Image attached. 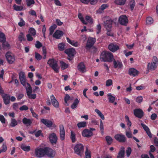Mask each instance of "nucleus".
<instances>
[{
    "mask_svg": "<svg viewBox=\"0 0 158 158\" xmlns=\"http://www.w3.org/2000/svg\"><path fill=\"white\" fill-rule=\"evenodd\" d=\"M108 6H109L108 4H103L99 8V10H103L107 8L108 7Z\"/></svg>",
    "mask_w": 158,
    "mask_h": 158,
    "instance_id": "obj_61",
    "label": "nucleus"
},
{
    "mask_svg": "<svg viewBox=\"0 0 158 158\" xmlns=\"http://www.w3.org/2000/svg\"><path fill=\"white\" fill-rule=\"evenodd\" d=\"M18 124V123L17 121L14 119H11V122L10 124V126L12 127H14Z\"/></svg>",
    "mask_w": 158,
    "mask_h": 158,
    "instance_id": "obj_48",
    "label": "nucleus"
},
{
    "mask_svg": "<svg viewBox=\"0 0 158 158\" xmlns=\"http://www.w3.org/2000/svg\"><path fill=\"white\" fill-rule=\"evenodd\" d=\"M48 64L52 68L54 71L56 73L59 72V67L57 61L53 59H49L48 61Z\"/></svg>",
    "mask_w": 158,
    "mask_h": 158,
    "instance_id": "obj_4",
    "label": "nucleus"
},
{
    "mask_svg": "<svg viewBox=\"0 0 158 158\" xmlns=\"http://www.w3.org/2000/svg\"><path fill=\"white\" fill-rule=\"evenodd\" d=\"M42 44L39 41H37L36 42V43L35 44V47L37 48H40L42 47Z\"/></svg>",
    "mask_w": 158,
    "mask_h": 158,
    "instance_id": "obj_62",
    "label": "nucleus"
},
{
    "mask_svg": "<svg viewBox=\"0 0 158 158\" xmlns=\"http://www.w3.org/2000/svg\"><path fill=\"white\" fill-rule=\"evenodd\" d=\"M109 50L113 52H114L119 49V47L116 44H111L108 46Z\"/></svg>",
    "mask_w": 158,
    "mask_h": 158,
    "instance_id": "obj_17",
    "label": "nucleus"
},
{
    "mask_svg": "<svg viewBox=\"0 0 158 158\" xmlns=\"http://www.w3.org/2000/svg\"><path fill=\"white\" fill-rule=\"evenodd\" d=\"M87 123L85 121L81 122L77 124V126L79 128L85 127H86Z\"/></svg>",
    "mask_w": 158,
    "mask_h": 158,
    "instance_id": "obj_35",
    "label": "nucleus"
},
{
    "mask_svg": "<svg viewBox=\"0 0 158 158\" xmlns=\"http://www.w3.org/2000/svg\"><path fill=\"white\" fill-rule=\"evenodd\" d=\"M32 119H29L24 117L23 120L22 122L23 124L27 126H29L31 125L32 122Z\"/></svg>",
    "mask_w": 158,
    "mask_h": 158,
    "instance_id": "obj_19",
    "label": "nucleus"
},
{
    "mask_svg": "<svg viewBox=\"0 0 158 158\" xmlns=\"http://www.w3.org/2000/svg\"><path fill=\"white\" fill-rule=\"evenodd\" d=\"M32 90L27 92V95L29 98L35 99L36 97V94H32Z\"/></svg>",
    "mask_w": 158,
    "mask_h": 158,
    "instance_id": "obj_38",
    "label": "nucleus"
},
{
    "mask_svg": "<svg viewBox=\"0 0 158 158\" xmlns=\"http://www.w3.org/2000/svg\"><path fill=\"white\" fill-rule=\"evenodd\" d=\"M141 125L142 126L145 131H146L147 133V134L149 137L150 138H152V135L150 131V130L149 128H148V127H147L146 125L143 123H141Z\"/></svg>",
    "mask_w": 158,
    "mask_h": 158,
    "instance_id": "obj_29",
    "label": "nucleus"
},
{
    "mask_svg": "<svg viewBox=\"0 0 158 158\" xmlns=\"http://www.w3.org/2000/svg\"><path fill=\"white\" fill-rule=\"evenodd\" d=\"M118 21L121 24L126 25L128 23V19L125 15H122L119 18Z\"/></svg>",
    "mask_w": 158,
    "mask_h": 158,
    "instance_id": "obj_13",
    "label": "nucleus"
},
{
    "mask_svg": "<svg viewBox=\"0 0 158 158\" xmlns=\"http://www.w3.org/2000/svg\"><path fill=\"white\" fill-rule=\"evenodd\" d=\"M134 115L138 118H141L143 115V110L140 109H136L134 110Z\"/></svg>",
    "mask_w": 158,
    "mask_h": 158,
    "instance_id": "obj_15",
    "label": "nucleus"
},
{
    "mask_svg": "<svg viewBox=\"0 0 158 158\" xmlns=\"http://www.w3.org/2000/svg\"><path fill=\"white\" fill-rule=\"evenodd\" d=\"M135 5V1L134 0H131L130 2V6L132 10H133Z\"/></svg>",
    "mask_w": 158,
    "mask_h": 158,
    "instance_id": "obj_59",
    "label": "nucleus"
},
{
    "mask_svg": "<svg viewBox=\"0 0 158 158\" xmlns=\"http://www.w3.org/2000/svg\"><path fill=\"white\" fill-rule=\"evenodd\" d=\"M85 156L86 158H91V155L90 151L88 150L87 148L86 149L85 152Z\"/></svg>",
    "mask_w": 158,
    "mask_h": 158,
    "instance_id": "obj_52",
    "label": "nucleus"
},
{
    "mask_svg": "<svg viewBox=\"0 0 158 158\" xmlns=\"http://www.w3.org/2000/svg\"><path fill=\"white\" fill-rule=\"evenodd\" d=\"M79 102V100L77 98H76L74 101V102L71 105V108L74 109L77 107L78 104Z\"/></svg>",
    "mask_w": 158,
    "mask_h": 158,
    "instance_id": "obj_36",
    "label": "nucleus"
},
{
    "mask_svg": "<svg viewBox=\"0 0 158 158\" xmlns=\"http://www.w3.org/2000/svg\"><path fill=\"white\" fill-rule=\"evenodd\" d=\"M57 26L56 24H53L51 26V27L49 28V35H52L55 30V29L56 28Z\"/></svg>",
    "mask_w": 158,
    "mask_h": 158,
    "instance_id": "obj_42",
    "label": "nucleus"
},
{
    "mask_svg": "<svg viewBox=\"0 0 158 158\" xmlns=\"http://www.w3.org/2000/svg\"><path fill=\"white\" fill-rule=\"evenodd\" d=\"M21 148L24 151L29 152L31 150V147L27 145L24 144H22L20 145Z\"/></svg>",
    "mask_w": 158,
    "mask_h": 158,
    "instance_id": "obj_30",
    "label": "nucleus"
},
{
    "mask_svg": "<svg viewBox=\"0 0 158 158\" xmlns=\"http://www.w3.org/2000/svg\"><path fill=\"white\" fill-rule=\"evenodd\" d=\"M126 0H115L114 1L115 3L117 5H123L125 3Z\"/></svg>",
    "mask_w": 158,
    "mask_h": 158,
    "instance_id": "obj_40",
    "label": "nucleus"
},
{
    "mask_svg": "<svg viewBox=\"0 0 158 158\" xmlns=\"http://www.w3.org/2000/svg\"><path fill=\"white\" fill-rule=\"evenodd\" d=\"M82 135L84 137L89 138L93 135V133L91 131L86 129L83 130Z\"/></svg>",
    "mask_w": 158,
    "mask_h": 158,
    "instance_id": "obj_16",
    "label": "nucleus"
},
{
    "mask_svg": "<svg viewBox=\"0 0 158 158\" xmlns=\"http://www.w3.org/2000/svg\"><path fill=\"white\" fill-rule=\"evenodd\" d=\"M60 66L61 67V69L62 70H64L68 68L69 66V64H66L63 61H61L60 62Z\"/></svg>",
    "mask_w": 158,
    "mask_h": 158,
    "instance_id": "obj_39",
    "label": "nucleus"
},
{
    "mask_svg": "<svg viewBox=\"0 0 158 158\" xmlns=\"http://www.w3.org/2000/svg\"><path fill=\"white\" fill-rule=\"evenodd\" d=\"M19 77L21 83L26 81V76L23 72H20L19 73Z\"/></svg>",
    "mask_w": 158,
    "mask_h": 158,
    "instance_id": "obj_28",
    "label": "nucleus"
},
{
    "mask_svg": "<svg viewBox=\"0 0 158 158\" xmlns=\"http://www.w3.org/2000/svg\"><path fill=\"white\" fill-rule=\"evenodd\" d=\"M75 152L78 155L81 156L84 152V146L81 143H78L75 146L74 148Z\"/></svg>",
    "mask_w": 158,
    "mask_h": 158,
    "instance_id": "obj_6",
    "label": "nucleus"
},
{
    "mask_svg": "<svg viewBox=\"0 0 158 158\" xmlns=\"http://www.w3.org/2000/svg\"><path fill=\"white\" fill-rule=\"evenodd\" d=\"M2 47L4 49H9L11 48L10 45L8 42L6 41V40L2 41Z\"/></svg>",
    "mask_w": 158,
    "mask_h": 158,
    "instance_id": "obj_33",
    "label": "nucleus"
},
{
    "mask_svg": "<svg viewBox=\"0 0 158 158\" xmlns=\"http://www.w3.org/2000/svg\"><path fill=\"white\" fill-rule=\"evenodd\" d=\"M125 118L126 119V122L127 123V125L128 126L130 127L131 125V123L128 117L126 115L125 116Z\"/></svg>",
    "mask_w": 158,
    "mask_h": 158,
    "instance_id": "obj_56",
    "label": "nucleus"
},
{
    "mask_svg": "<svg viewBox=\"0 0 158 158\" xmlns=\"http://www.w3.org/2000/svg\"><path fill=\"white\" fill-rule=\"evenodd\" d=\"M52 103L56 108H58L59 106V103L58 101L55 98L53 95H52L50 97Z\"/></svg>",
    "mask_w": 158,
    "mask_h": 158,
    "instance_id": "obj_21",
    "label": "nucleus"
},
{
    "mask_svg": "<svg viewBox=\"0 0 158 158\" xmlns=\"http://www.w3.org/2000/svg\"><path fill=\"white\" fill-rule=\"evenodd\" d=\"M49 139L50 142L52 144L54 145L56 143L57 140V137L55 133H53L50 134Z\"/></svg>",
    "mask_w": 158,
    "mask_h": 158,
    "instance_id": "obj_14",
    "label": "nucleus"
},
{
    "mask_svg": "<svg viewBox=\"0 0 158 158\" xmlns=\"http://www.w3.org/2000/svg\"><path fill=\"white\" fill-rule=\"evenodd\" d=\"M143 100V98L142 96L137 97L136 99V102L139 103H140Z\"/></svg>",
    "mask_w": 158,
    "mask_h": 158,
    "instance_id": "obj_64",
    "label": "nucleus"
},
{
    "mask_svg": "<svg viewBox=\"0 0 158 158\" xmlns=\"http://www.w3.org/2000/svg\"><path fill=\"white\" fill-rule=\"evenodd\" d=\"M62 31L57 30L53 35V37L57 39H60L63 35Z\"/></svg>",
    "mask_w": 158,
    "mask_h": 158,
    "instance_id": "obj_18",
    "label": "nucleus"
},
{
    "mask_svg": "<svg viewBox=\"0 0 158 158\" xmlns=\"http://www.w3.org/2000/svg\"><path fill=\"white\" fill-rule=\"evenodd\" d=\"M26 2L28 6H30L35 3L34 0H26Z\"/></svg>",
    "mask_w": 158,
    "mask_h": 158,
    "instance_id": "obj_50",
    "label": "nucleus"
},
{
    "mask_svg": "<svg viewBox=\"0 0 158 158\" xmlns=\"http://www.w3.org/2000/svg\"><path fill=\"white\" fill-rule=\"evenodd\" d=\"M85 18L86 20L88 23H90V24L93 23V20L92 18L90 16L87 15L85 17Z\"/></svg>",
    "mask_w": 158,
    "mask_h": 158,
    "instance_id": "obj_44",
    "label": "nucleus"
},
{
    "mask_svg": "<svg viewBox=\"0 0 158 158\" xmlns=\"http://www.w3.org/2000/svg\"><path fill=\"white\" fill-rule=\"evenodd\" d=\"M106 139L108 144H110L112 142L113 139L110 136H106Z\"/></svg>",
    "mask_w": 158,
    "mask_h": 158,
    "instance_id": "obj_45",
    "label": "nucleus"
},
{
    "mask_svg": "<svg viewBox=\"0 0 158 158\" xmlns=\"http://www.w3.org/2000/svg\"><path fill=\"white\" fill-rule=\"evenodd\" d=\"M35 58L38 60H41L42 58V56L37 52H35Z\"/></svg>",
    "mask_w": 158,
    "mask_h": 158,
    "instance_id": "obj_55",
    "label": "nucleus"
},
{
    "mask_svg": "<svg viewBox=\"0 0 158 158\" xmlns=\"http://www.w3.org/2000/svg\"><path fill=\"white\" fill-rule=\"evenodd\" d=\"M78 70L82 73H85L87 70L85 66L83 63H81L77 66Z\"/></svg>",
    "mask_w": 158,
    "mask_h": 158,
    "instance_id": "obj_20",
    "label": "nucleus"
},
{
    "mask_svg": "<svg viewBox=\"0 0 158 158\" xmlns=\"http://www.w3.org/2000/svg\"><path fill=\"white\" fill-rule=\"evenodd\" d=\"M124 153V148L123 147L121 148L120 151L117 156V158H123Z\"/></svg>",
    "mask_w": 158,
    "mask_h": 158,
    "instance_id": "obj_34",
    "label": "nucleus"
},
{
    "mask_svg": "<svg viewBox=\"0 0 158 158\" xmlns=\"http://www.w3.org/2000/svg\"><path fill=\"white\" fill-rule=\"evenodd\" d=\"M107 96L109 102L111 103H113L115 100V97L113 96L111 94H108Z\"/></svg>",
    "mask_w": 158,
    "mask_h": 158,
    "instance_id": "obj_32",
    "label": "nucleus"
},
{
    "mask_svg": "<svg viewBox=\"0 0 158 158\" xmlns=\"http://www.w3.org/2000/svg\"><path fill=\"white\" fill-rule=\"evenodd\" d=\"M6 57L8 62L10 64H13L15 61V56L10 52H7L5 55Z\"/></svg>",
    "mask_w": 158,
    "mask_h": 158,
    "instance_id": "obj_8",
    "label": "nucleus"
},
{
    "mask_svg": "<svg viewBox=\"0 0 158 158\" xmlns=\"http://www.w3.org/2000/svg\"><path fill=\"white\" fill-rule=\"evenodd\" d=\"M126 135L128 138H131L132 137V134L130 128H129V130L128 131H126Z\"/></svg>",
    "mask_w": 158,
    "mask_h": 158,
    "instance_id": "obj_60",
    "label": "nucleus"
},
{
    "mask_svg": "<svg viewBox=\"0 0 158 158\" xmlns=\"http://www.w3.org/2000/svg\"><path fill=\"white\" fill-rule=\"evenodd\" d=\"M29 34L33 36L35 35L36 33V31L33 28H31L29 29Z\"/></svg>",
    "mask_w": 158,
    "mask_h": 158,
    "instance_id": "obj_46",
    "label": "nucleus"
},
{
    "mask_svg": "<svg viewBox=\"0 0 158 158\" xmlns=\"http://www.w3.org/2000/svg\"><path fill=\"white\" fill-rule=\"evenodd\" d=\"M60 137L61 140H63L65 138V131L64 126L61 125L60 127Z\"/></svg>",
    "mask_w": 158,
    "mask_h": 158,
    "instance_id": "obj_22",
    "label": "nucleus"
},
{
    "mask_svg": "<svg viewBox=\"0 0 158 158\" xmlns=\"http://www.w3.org/2000/svg\"><path fill=\"white\" fill-rule=\"evenodd\" d=\"M4 103L7 105L10 102V97L7 94H5L3 97Z\"/></svg>",
    "mask_w": 158,
    "mask_h": 158,
    "instance_id": "obj_31",
    "label": "nucleus"
},
{
    "mask_svg": "<svg viewBox=\"0 0 158 158\" xmlns=\"http://www.w3.org/2000/svg\"><path fill=\"white\" fill-rule=\"evenodd\" d=\"M21 84L26 88L27 93L32 90V89L30 85L28 83L26 82V81L21 83Z\"/></svg>",
    "mask_w": 158,
    "mask_h": 158,
    "instance_id": "obj_25",
    "label": "nucleus"
},
{
    "mask_svg": "<svg viewBox=\"0 0 158 158\" xmlns=\"http://www.w3.org/2000/svg\"><path fill=\"white\" fill-rule=\"evenodd\" d=\"M95 42L96 39L95 38L89 37L85 47L86 49L87 50L90 49L92 47Z\"/></svg>",
    "mask_w": 158,
    "mask_h": 158,
    "instance_id": "obj_9",
    "label": "nucleus"
},
{
    "mask_svg": "<svg viewBox=\"0 0 158 158\" xmlns=\"http://www.w3.org/2000/svg\"><path fill=\"white\" fill-rule=\"evenodd\" d=\"M66 40L68 43L74 47H77L79 45V43L77 41L71 40L68 37H67Z\"/></svg>",
    "mask_w": 158,
    "mask_h": 158,
    "instance_id": "obj_27",
    "label": "nucleus"
},
{
    "mask_svg": "<svg viewBox=\"0 0 158 158\" xmlns=\"http://www.w3.org/2000/svg\"><path fill=\"white\" fill-rule=\"evenodd\" d=\"M146 23L148 25H151L153 23V20L150 17H148L146 20Z\"/></svg>",
    "mask_w": 158,
    "mask_h": 158,
    "instance_id": "obj_41",
    "label": "nucleus"
},
{
    "mask_svg": "<svg viewBox=\"0 0 158 158\" xmlns=\"http://www.w3.org/2000/svg\"><path fill=\"white\" fill-rule=\"evenodd\" d=\"M116 140L120 142H124L126 141L125 136L122 134H117L114 136Z\"/></svg>",
    "mask_w": 158,
    "mask_h": 158,
    "instance_id": "obj_11",
    "label": "nucleus"
},
{
    "mask_svg": "<svg viewBox=\"0 0 158 158\" xmlns=\"http://www.w3.org/2000/svg\"><path fill=\"white\" fill-rule=\"evenodd\" d=\"M40 122L45 125L48 127H56L54 123L49 120L42 118L40 120Z\"/></svg>",
    "mask_w": 158,
    "mask_h": 158,
    "instance_id": "obj_10",
    "label": "nucleus"
},
{
    "mask_svg": "<svg viewBox=\"0 0 158 158\" xmlns=\"http://www.w3.org/2000/svg\"><path fill=\"white\" fill-rule=\"evenodd\" d=\"M13 8L16 11H21L23 9L22 6H18L15 4L14 5Z\"/></svg>",
    "mask_w": 158,
    "mask_h": 158,
    "instance_id": "obj_47",
    "label": "nucleus"
},
{
    "mask_svg": "<svg viewBox=\"0 0 158 158\" xmlns=\"http://www.w3.org/2000/svg\"><path fill=\"white\" fill-rule=\"evenodd\" d=\"M100 58L102 61L111 62L114 59V56L110 52H103L100 56Z\"/></svg>",
    "mask_w": 158,
    "mask_h": 158,
    "instance_id": "obj_1",
    "label": "nucleus"
},
{
    "mask_svg": "<svg viewBox=\"0 0 158 158\" xmlns=\"http://www.w3.org/2000/svg\"><path fill=\"white\" fill-rule=\"evenodd\" d=\"M64 52L68 56V60H72L73 56L76 54V51L74 48H69L65 50Z\"/></svg>",
    "mask_w": 158,
    "mask_h": 158,
    "instance_id": "obj_7",
    "label": "nucleus"
},
{
    "mask_svg": "<svg viewBox=\"0 0 158 158\" xmlns=\"http://www.w3.org/2000/svg\"><path fill=\"white\" fill-rule=\"evenodd\" d=\"M78 17L83 24H87V23L84 20V19L81 14H79L78 15Z\"/></svg>",
    "mask_w": 158,
    "mask_h": 158,
    "instance_id": "obj_49",
    "label": "nucleus"
},
{
    "mask_svg": "<svg viewBox=\"0 0 158 158\" xmlns=\"http://www.w3.org/2000/svg\"><path fill=\"white\" fill-rule=\"evenodd\" d=\"M70 99V97L68 94H66L64 98L65 104L66 106H68L69 104L68 102Z\"/></svg>",
    "mask_w": 158,
    "mask_h": 158,
    "instance_id": "obj_51",
    "label": "nucleus"
},
{
    "mask_svg": "<svg viewBox=\"0 0 158 158\" xmlns=\"http://www.w3.org/2000/svg\"><path fill=\"white\" fill-rule=\"evenodd\" d=\"M71 138L73 142H74L76 141L75 134L73 131H71Z\"/></svg>",
    "mask_w": 158,
    "mask_h": 158,
    "instance_id": "obj_53",
    "label": "nucleus"
},
{
    "mask_svg": "<svg viewBox=\"0 0 158 158\" xmlns=\"http://www.w3.org/2000/svg\"><path fill=\"white\" fill-rule=\"evenodd\" d=\"M18 39L19 41H22L24 40V35L23 33H20L19 37Z\"/></svg>",
    "mask_w": 158,
    "mask_h": 158,
    "instance_id": "obj_63",
    "label": "nucleus"
},
{
    "mask_svg": "<svg viewBox=\"0 0 158 158\" xmlns=\"http://www.w3.org/2000/svg\"><path fill=\"white\" fill-rule=\"evenodd\" d=\"M65 44L64 43H61L59 44L58 45V50L60 51L64 50L65 49Z\"/></svg>",
    "mask_w": 158,
    "mask_h": 158,
    "instance_id": "obj_37",
    "label": "nucleus"
},
{
    "mask_svg": "<svg viewBox=\"0 0 158 158\" xmlns=\"http://www.w3.org/2000/svg\"><path fill=\"white\" fill-rule=\"evenodd\" d=\"M158 60L156 56H153L152 61L151 63H148L147 64V68L148 71L154 70L157 68Z\"/></svg>",
    "mask_w": 158,
    "mask_h": 158,
    "instance_id": "obj_2",
    "label": "nucleus"
},
{
    "mask_svg": "<svg viewBox=\"0 0 158 158\" xmlns=\"http://www.w3.org/2000/svg\"><path fill=\"white\" fill-rule=\"evenodd\" d=\"M21 84L26 88L27 93L32 90V89L30 85L28 83L26 82V81L21 83Z\"/></svg>",
    "mask_w": 158,
    "mask_h": 158,
    "instance_id": "obj_24",
    "label": "nucleus"
},
{
    "mask_svg": "<svg viewBox=\"0 0 158 158\" xmlns=\"http://www.w3.org/2000/svg\"><path fill=\"white\" fill-rule=\"evenodd\" d=\"M114 68H121L123 67V64L122 62L118 60H116L114 58L113 60Z\"/></svg>",
    "mask_w": 158,
    "mask_h": 158,
    "instance_id": "obj_23",
    "label": "nucleus"
},
{
    "mask_svg": "<svg viewBox=\"0 0 158 158\" xmlns=\"http://www.w3.org/2000/svg\"><path fill=\"white\" fill-rule=\"evenodd\" d=\"M45 155L50 158L54 157L56 154V152L49 148L47 147Z\"/></svg>",
    "mask_w": 158,
    "mask_h": 158,
    "instance_id": "obj_12",
    "label": "nucleus"
},
{
    "mask_svg": "<svg viewBox=\"0 0 158 158\" xmlns=\"http://www.w3.org/2000/svg\"><path fill=\"white\" fill-rule=\"evenodd\" d=\"M128 73L130 75L135 77L138 75L139 72L136 69L131 68L129 69Z\"/></svg>",
    "mask_w": 158,
    "mask_h": 158,
    "instance_id": "obj_26",
    "label": "nucleus"
},
{
    "mask_svg": "<svg viewBox=\"0 0 158 158\" xmlns=\"http://www.w3.org/2000/svg\"><path fill=\"white\" fill-rule=\"evenodd\" d=\"M43 54L44 55L43 59H45L46 57L47 50L45 47L42 48Z\"/></svg>",
    "mask_w": 158,
    "mask_h": 158,
    "instance_id": "obj_58",
    "label": "nucleus"
},
{
    "mask_svg": "<svg viewBox=\"0 0 158 158\" xmlns=\"http://www.w3.org/2000/svg\"><path fill=\"white\" fill-rule=\"evenodd\" d=\"M113 84V81L111 79H108L106 81V86H109L112 85Z\"/></svg>",
    "mask_w": 158,
    "mask_h": 158,
    "instance_id": "obj_57",
    "label": "nucleus"
},
{
    "mask_svg": "<svg viewBox=\"0 0 158 158\" xmlns=\"http://www.w3.org/2000/svg\"><path fill=\"white\" fill-rule=\"evenodd\" d=\"M46 147H38L36 148L35 151V153L36 157L38 158H41L45 156Z\"/></svg>",
    "mask_w": 158,
    "mask_h": 158,
    "instance_id": "obj_3",
    "label": "nucleus"
},
{
    "mask_svg": "<svg viewBox=\"0 0 158 158\" xmlns=\"http://www.w3.org/2000/svg\"><path fill=\"white\" fill-rule=\"evenodd\" d=\"M95 111L97 114L100 117V118L104 120L105 119V117L104 115L98 109H96L95 110Z\"/></svg>",
    "mask_w": 158,
    "mask_h": 158,
    "instance_id": "obj_43",
    "label": "nucleus"
},
{
    "mask_svg": "<svg viewBox=\"0 0 158 158\" xmlns=\"http://www.w3.org/2000/svg\"><path fill=\"white\" fill-rule=\"evenodd\" d=\"M102 20L104 23L105 27L107 30H109L111 27L112 21L110 18L108 16H105L102 18Z\"/></svg>",
    "mask_w": 158,
    "mask_h": 158,
    "instance_id": "obj_5",
    "label": "nucleus"
},
{
    "mask_svg": "<svg viewBox=\"0 0 158 158\" xmlns=\"http://www.w3.org/2000/svg\"><path fill=\"white\" fill-rule=\"evenodd\" d=\"M6 40V38L4 34L0 31V42H2Z\"/></svg>",
    "mask_w": 158,
    "mask_h": 158,
    "instance_id": "obj_54",
    "label": "nucleus"
}]
</instances>
